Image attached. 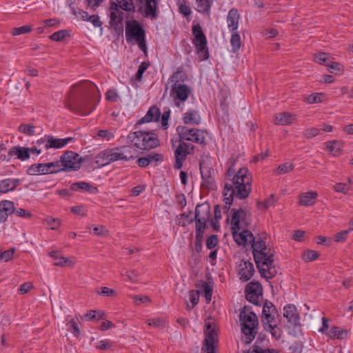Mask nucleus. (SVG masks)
I'll use <instances>...</instances> for the list:
<instances>
[{
    "label": "nucleus",
    "instance_id": "obj_28",
    "mask_svg": "<svg viewBox=\"0 0 353 353\" xmlns=\"http://www.w3.org/2000/svg\"><path fill=\"white\" fill-rule=\"evenodd\" d=\"M29 150V148L14 146L10 149L8 151V155L10 157L16 155L18 159L21 161H26L30 158Z\"/></svg>",
    "mask_w": 353,
    "mask_h": 353
},
{
    "label": "nucleus",
    "instance_id": "obj_41",
    "mask_svg": "<svg viewBox=\"0 0 353 353\" xmlns=\"http://www.w3.org/2000/svg\"><path fill=\"white\" fill-rule=\"evenodd\" d=\"M150 65V62H148V61L142 62L139 65V66L138 68V70H137L136 74L134 75V77H132L131 78V81H132L134 79H135L136 81H141L142 80L143 75L145 71L148 68Z\"/></svg>",
    "mask_w": 353,
    "mask_h": 353
},
{
    "label": "nucleus",
    "instance_id": "obj_23",
    "mask_svg": "<svg viewBox=\"0 0 353 353\" xmlns=\"http://www.w3.org/2000/svg\"><path fill=\"white\" fill-rule=\"evenodd\" d=\"M142 143L145 150L155 148L159 145V141L158 137L154 132L142 131Z\"/></svg>",
    "mask_w": 353,
    "mask_h": 353
},
{
    "label": "nucleus",
    "instance_id": "obj_15",
    "mask_svg": "<svg viewBox=\"0 0 353 353\" xmlns=\"http://www.w3.org/2000/svg\"><path fill=\"white\" fill-rule=\"evenodd\" d=\"M180 143L174 151L175 163L174 168L179 170L183 166V161L186 159L187 155L193 154L195 146L190 143L179 141Z\"/></svg>",
    "mask_w": 353,
    "mask_h": 353
},
{
    "label": "nucleus",
    "instance_id": "obj_35",
    "mask_svg": "<svg viewBox=\"0 0 353 353\" xmlns=\"http://www.w3.org/2000/svg\"><path fill=\"white\" fill-rule=\"evenodd\" d=\"M183 121L185 124L198 125L200 123L201 117L197 111L192 110L183 114Z\"/></svg>",
    "mask_w": 353,
    "mask_h": 353
},
{
    "label": "nucleus",
    "instance_id": "obj_39",
    "mask_svg": "<svg viewBox=\"0 0 353 353\" xmlns=\"http://www.w3.org/2000/svg\"><path fill=\"white\" fill-rule=\"evenodd\" d=\"M188 79L187 74L182 70L178 69L170 78V81L174 82V84L184 82Z\"/></svg>",
    "mask_w": 353,
    "mask_h": 353
},
{
    "label": "nucleus",
    "instance_id": "obj_8",
    "mask_svg": "<svg viewBox=\"0 0 353 353\" xmlns=\"http://www.w3.org/2000/svg\"><path fill=\"white\" fill-rule=\"evenodd\" d=\"M88 157H81L78 153L71 150L65 151L60 157L59 168L54 169L53 172H70L77 171L80 169L81 163Z\"/></svg>",
    "mask_w": 353,
    "mask_h": 353
},
{
    "label": "nucleus",
    "instance_id": "obj_4",
    "mask_svg": "<svg viewBox=\"0 0 353 353\" xmlns=\"http://www.w3.org/2000/svg\"><path fill=\"white\" fill-rule=\"evenodd\" d=\"M110 6V25L114 28L117 34L123 32V11H125L128 15L134 14L136 11L133 0H111Z\"/></svg>",
    "mask_w": 353,
    "mask_h": 353
},
{
    "label": "nucleus",
    "instance_id": "obj_16",
    "mask_svg": "<svg viewBox=\"0 0 353 353\" xmlns=\"http://www.w3.org/2000/svg\"><path fill=\"white\" fill-rule=\"evenodd\" d=\"M145 37V30L140 22L135 19L125 22V38L128 42Z\"/></svg>",
    "mask_w": 353,
    "mask_h": 353
},
{
    "label": "nucleus",
    "instance_id": "obj_14",
    "mask_svg": "<svg viewBox=\"0 0 353 353\" xmlns=\"http://www.w3.org/2000/svg\"><path fill=\"white\" fill-rule=\"evenodd\" d=\"M246 299L251 303L261 306L263 300V288L258 281H252L248 283L245 290Z\"/></svg>",
    "mask_w": 353,
    "mask_h": 353
},
{
    "label": "nucleus",
    "instance_id": "obj_22",
    "mask_svg": "<svg viewBox=\"0 0 353 353\" xmlns=\"http://www.w3.org/2000/svg\"><path fill=\"white\" fill-rule=\"evenodd\" d=\"M254 273L253 264L249 261L242 260L239 265V275L240 279L243 281L250 280Z\"/></svg>",
    "mask_w": 353,
    "mask_h": 353
},
{
    "label": "nucleus",
    "instance_id": "obj_30",
    "mask_svg": "<svg viewBox=\"0 0 353 353\" xmlns=\"http://www.w3.org/2000/svg\"><path fill=\"white\" fill-rule=\"evenodd\" d=\"M115 150H117L118 154L119 157H121L119 160H124L128 161L135 158V150H134L130 146L124 145L117 147L115 148Z\"/></svg>",
    "mask_w": 353,
    "mask_h": 353
},
{
    "label": "nucleus",
    "instance_id": "obj_51",
    "mask_svg": "<svg viewBox=\"0 0 353 353\" xmlns=\"http://www.w3.org/2000/svg\"><path fill=\"white\" fill-rule=\"evenodd\" d=\"M34 128L35 126L32 123L21 124L19 128L20 132L29 136H32L35 134Z\"/></svg>",
    "mask_w": 353,
    "mask_h": 353
},
{
    "label": "nucleus",
    "instance_id": "obj_62",
    "mask_svg": "<svg viewBox=\"0 0 353 353\" xmlns=\"http://www.w3.org/2000/svg\"><path fill=\"white\" fill-rule=\"evenodd\" d=\"M323 96V95L322 93L312 94L307 97V102L311 104L314 103H320L322 101Z\"/></svg>",
    "mask_w": 353,
    "mask_h": 353
},
{
    "label": "nucleus",
    "instance_id": "obj_33",
    "mask_svg": "<svg viewBox=\"0 0 353 353\" xmlns=\"http://www.w3.org/2000/svg\"><path fill=\"white\" fill-rule=\"evenodd\" d=\"M49 255L56 261L54 263V265L69 266L72 264L70 259L62 256L61 254L59 251H51L49 252Z\"/></svg>",
    "mask_w": 353,
    "mask_h": 353
},
{
    "label": "nucleus",
    "instance_id": "obj_53",
    "mask_svg": "<svg viewBox=\"0 0 353 353\" xmlns=\"http://www.w3.org/2000/svg\"><path fill=\"white\" fill-rule=\"evenodd\" d=\"M330 334L331 336L337 337V339H343L347 335V332L341 330L338 327H332L330 330Z\"/></svg>",
    "mask_w": 353,
    "mask_h": 353
},
{
    "label": "nucleus",
    "instance_id": "obj_7",
    "mask_svg": "<svg viewBox=\"0 0 353 353\" xmlns=\"http://www.w3.org/2000/svg\"><path fill=\"white\" fill-rule=\"evenodd\" d=\"M219 327L212 316L205 320L203 333L205 339L203 341L201 353H216L219 345Z\"/></svg>",
    "mask_w": 353,
    "mask_h": 353
},
{
    "label": "nucleus",
    "instance_id": "obj_20",
    "mask_svg": "<svg viewBox=\"0 0 353 353\" xmlns=\"http://www.w3.org/2000/svg\"><path fill=\"white\" fill-rule=\"evenodd\" d=\"M119 155L115 148L105 150L95 157V163L100 166H105L112 162L119 161Z\"/></svg>",
    "mask_w": 353,
    "mask_h": 353
},
{
    "label": "nucleus",
    "instance_id": "obj_1",
    "mask_svg": "<svg viewBox=\"0 0 353 353\" xmlns=\"http://www.w3.org/2000/svg\"><path fill=\"white\" fill-rule=\"evenodd\" d=\"M99 99L95 84L90 81H84L72 87L65 106L77 114L88 115L95 109Z\"/></svg>",
    "mask_w": 353,
    "mask_h": 353
},
{
    "label": "nucleus",
    "instance_id": "obj_36",
    "mask_svg": "<svg viewBox=\"0 0 353 353\" xmlns=\"http://www.w3.org/2000/svg\"><path fill=\"white\" fill-rule=\"evenodd\" d=\"M70 190L72 191L82 190L90 193H96L97 192V188L96 187H93L92 185L85 181H79L72 183L70 185Z\"/></svg>",
    "mask_w": 353,
    "mask_h": 353
},
{
    "label": "nucleus",
    "instance_id": "obj_45",
    "mask_svg": "<svg viewBox=\"0 0 353 353\" xmlns=\"http://www.w3.org/2000/svg\"><path fill=\"white\" fill-rule=\"evenodd\" d=\"M250 243H252L253 253L265 252V250H266L265 243L261 239H259L257 241H255V238L254 237V241H250Z\"/></svg>",
    "mask_w": 353,
    "mask_h": 353
},
{
    "label": "nucleus",
    "instance_id": "obj_58",
    "mask_svg": "<svg viewBox=\"0 0 353 353\" xmlns=\"http://www.w3.org/2000/svg\"><path fill=\"white\" fill-rule=\"evenodd\" d=\"M274 201V195L271 194L268 198L265 199L263 203L258 202V206L261 209H268L270 206L273 205Z\"/></svg>",
    "mask_w": 353,
    "mask_h": 353
},
{
    "label": "nucleus",
    "instance_id": "obj_12",
    "mask_svg": "<svg viewBox=\"0 0 353 353\" xmlns=\"http://www.w3.org/2000/svg\"><path fill=\"white\" fill-rule=\"evenodd\" d=\"M199 169L201 177L203 180L202 185L205 186L208 190H216L217 186L214 180L216 174L214 168L208 165L206 160H201L199 162Z\"/></svg>",
    "mask_w": 353,
    "mask_h": 353
},
{
    "label": "nucleus",
    "instance_id": "obj_13",
    "mask_svg": "<svg viewBox=\"0 0 353 353\" xmlns=\"http://www.w3.org/2000/svg\"><path fill=\"white\" fill-rule=\"evenodd\" d=\"M283 316L288 319L287 327L289 334H296V330L300 327V317L294 305H287L284 307Z\"/></svg>",
    "mask_w": 353,
    "mask_h": 353
},
{
    "label": "nucleus",
    "instance_id": "obj_44",
    "mask_svg": "<svg viewBox=\"0 0 353 353\" xmlns=\"http://www.w3.org/2000/svg\"><path fill=\"white\" fill-rule=\"evenodd\" d=\"M44 223L51 230H57L61 225V221L58 218L49 216L44 219Z\"/></svg>",
    "mask_w": 353,
    "mask_h": 353
},
{
    "label": "nucleus",
    "instance_id": "obj_5",
    "mask_svg": "<svg viewBox=\"0 0 353 353\" xmlns=\"http://www.w3.org/2000/svg\"><path fill=\"white\" fill-rule=\"evenodd\" d=\"M239 319L241 332L244 335L243 341L245 343H250L256 334V328L259 325L258 317L252 310L251 306L245 305L240 312Z\"/></svg>",
    "mask_w": 353,
    "mask_h": 353
},
{
    "label": "nucleus",
    "instance_id": "obj_57",
    "mask_svg": "<svg viewBox=\"0 0 353 353\" xmlns=\"http://www.w3.org/2000/svg\"><path fill=\"white\" fill-rule=\"evenodd\" d=\"M192 214V211H189L188 213L184 212L180 214V218L178 217V225L185 227L188 223V220L191 219L190 216Z\"/></svg>",
    "mask_w": 353,
    "mask_h": 353
},
{
    "label": "nucleus",
    "instance_id": "obj_50",
    "mask_svg": "<svg viewBox=\"0 0 353 353\" xmlns=\"http://www.w3.org/2000/svg\"><path fill=\"white\" fill-rule=\"evenodd\" d=\"M121 274L123 276H127L128 279L132 282L137 281L139 276V272L135 270H128L127 269H123L121 272Z\"/></svg>",
    "mask_w": 353,
    "mask_h": 353
},
{
    "label": "nucleus",
    "instance_id": "obj_56",
    "mask_svg": "<svg viewBox=\"0 0 353 353\" xmlns=\"http://www.w3.org/2000/svg\"><path fill=\"white\" fill-rule=\"evenodd\" d=\"M146 156L150 160V163H156L155 165H157L158 162H161L163 160V155L159 153L151 152Z\"/></svg>",
    "mask_w": 353,
    "mask_h": 353
},
{
    "label": "nucleus",
    "instance_id": "obj_37",
    "mask_svg": "<svg viewBox=\"0 0 353 353\" xmlns=\"http://www.w3.org/2000/svg\"><path fill=\"white\" fill-rule=\"evenodd\" d=\"M195 287L197 289L202 290L204 292L205 298L207 303H210L212 298V288L203 281H199L195 283Z\"/></svg>",
    "mask_w": 353,
    "mask_h": 353
},
{
    "label": "nucleus",
    "instance_id": "obj_2",
    "mask_svg": "<svg viewBox=\"0 0 353 353\" xmlns=\"http://www.w3.org/2000/svg\"><path fill=\"white\" fill-rule=\"evenodd\" d=\"M236 161V157L232 156L228 162V176H233L231 183H225L223 191V201L226 205H235L237 199H246L251 192L250 179L246 176L248 169L240 168L234 175L233 166Z\"/></svg>",
    "mask_w": 353,
    "mask_h": 353
},
{
    "label": "nucleus",
    "instance_id": "obj_34",
    "mask_svg": "<svg viewBox=\"0 0 353 353\" xmlns=\"http://www.w3.org/2000/svg\"><path fill=\"white\" fill-rule=\"evenodd\" d=\"M19 184V179H6L0 181L2 193H6L8 191L14 190Z\"/></svg>",
    "mask_w": 353,
    "mask_h": 353
},
{
    "label": "nucleus",
    "instance_id": "obj_19",
    "mask_svg": "<svg viewBox=\"0 0 353 353\" xmlns=\"http://www.w3.org/2000/svg\"><path fill=\"white\" fill-rule=\"evenodd\" d=\"M253 256L256 263V267L262 276H266V265H272L274 263V254L265 252H254Z\"/></svg>",
    "mask_w": 353,
    "mask_h": 353
},
{
    "label": "nucleus",
    "instance_id": "obj_42",
    "mask_svg": "<svg viewBox=\"0 0 353 353\" xmlns=\"http://www.w3.org/2000/svg\"><path fill=\"white\" fill-rule=\"evenodd\" d=\"M325 144L326 148L334 156L337 155L341 150V143L338 141H327Z\"/></svg>",
    "mask_w": 353,
    "mask_h": 353
},
{
    "label": "nucleus",
    "instance_id": "obj_59",
    "mask_svg": "<svg viewBox=\"0 0 353 353\" xmlns=\"http://www.w3.org/2000/svg\"><path fill=\"white\" fill-rule=\"evenodd\" d=\"M330 59V56L328 54L325 52H320L315 56L314 60L316 63L319 64H327L326 62Z\"/></svg>",
    "mask_w": 353,
    "mask_h": 353
},
{
    "label": "nucleus",
    "instance_id": "obj_47",
    "mask_svg": "<svg viewBox=\"0 0 353 353\" xmlns=\"http://www.w3.org/2000/svg\"><path fill=\"white\" fill-rule=\"evenodd\" d=\"M199 291L198 290H191L189 292V299L191 303V305L187 304V308L188 310L192 309L199 302Z\"/></svg>",
    "mask_w": 353,
    "mask_h": 353
},
{
    "label": "nucleus",
    "instance_id": "obj_49",
    "mask_svg": "<svg viewBox=\"0 0 353 353\" xmlns=\"http://www.w3.org/2000/svg\"><path fill=\"white\" fill-rule=\"evenodd\" d=\"M204 232L195 230V250L197 252H200L202 250Z\"/></svg>",
    "mask_w": 353,
    "mask_h": 353
},
{
    "label": "nucleus",
    "instance_id": "obj_55",
    "mask_svg": "<svg viewBox=\"0 0 353 353\" xmlns=\"http://www.w3.org/2000/svg\"><path fill=\"white\" fill-rule=\"evenodd\" d=\"M218 236L212 234L206 240V247L209 250H212L218 244Z\"/></svg>",
    "mask_w": 353,
    "mask_h": 353
},
{
    "label": "nucleus",
    "instance_id": "obj_31",
    "mask_svg": "<svg viewBox=\"0 0 353 353\" xmlns=\"http://www.w3.org/2000/svg\"><path fill=\"white\" fill-rule=\"evenodd\" d=\"M262 324L264 330L266 332H269L273 338H274L276 340L281 339L282 335V330L278 326L276 319L274 321V323H269L268 324L265 323Z\"/></svg>",
    "mask_w": 353,
    "mask_h": 353
},
{
    "label": "nucleus",
    "instance_id": "obj_25",
    "mask_svg": "<svg viewBox=\"0 0 353 353\" xmlns=\"http://www.w3.org/2000/svg\"><path fill=\"white\" fill-rule=\"evenodd\" d=\"M160 117L161 111L159 108L156 105H153L150 108L146 114L137 121L136 125H141L146 122L158 121Z\"/></svg>",
    "mask_w": 353,
    "mask_h": 353
},
{
    "label": "nucleus",
    "instance_id": "obj_17",
    "mask_svg": "<svg viewBox=\"0 0 353 353\" xmlns=\"http://www.w3.org/2000/svg\"><path fill=\"white\" fill-rule=\"evenodd\" d=\"M191 93V88L186 84H173L171 89V95L173 97L174 105L180 106L181 102L185 101Z\"/></svg>",
    "mask_w": 353,
    "mask_h": 353
},
{
    "label": "nucleus",
    "instance_id": "obj_3",
    "mask_svg": "<svg viewBox=\"0 0 353 353\" xmlns=\"http://www.w3.org/2000/svg\"><path fill=\"white\" fill-rule=\"evenodd\" d=\"M220 205L214 207V216L211 214L210 205L208 202L198 204L196 206L194 218L188 220V224L195 222V230L205 231L208 228V223L213 228L214 231H219V223L218 219H221Z\"/></svg>",
    "mask_w": 353,
    "mask_h": 353
},
{
    "label": "nucleus",
    "instance_id": "obj_43",
    "mask_svg": "<svg viewBox=\"0 0 353 353\" xmlns=\"http://www.w3.org/2000/svg\"><path fill=\"white\" fill-rule=\"evenodd\" d=\"M230 44L232 46L233 52H236L241 48V37L237 32H232L230 39Z\"/></svg>",
    "mask_w": 353,
    "mask_h": 353
},
{
    "label": "nucleus",
    "instance_id": "obj_38",
    "mask_svg": "<svg viewBox=\"0 0 353 353\" xmlns=\"http://www.w3.org/2000/svg\"><path fill=\"white\" fill-rule=\"evenodd\" d=\"M316 192H310L305 193L301 196L299 203L302 205H310L313 204L312 200L316 198Z\"/></svg>",
    "mask_w": 353,
    "mask_h": 353
},
{
    "label": "nucleus",
    "instance_id": "obj_54",
    "mask_svg": "<svg viewBox=\"0 0 353 353\" xmlns=\"http://www.w3.org/2000/svg\"><path fill=\"white\" fill-rule=\"evenodd\" d=\"M32 30L30 26H23L12 29V34L14 36L28 33Z\"/></svg>",
    "mask_w": 353,
    "mask_h": 353
},
{
    "label": "nucleus",
    "instance_id": "obj_27",
    "mask_svg": "<svg viewBox=\"0 0 353 353\" xmlns=\"http://www.w3.org/2000/svg\"><path fill=\"white\" fill-rule=\"evenodd\" d=\"M230 92L228 87L222 88V106L228 105L230 103ZM230 121L229 112L228 109L222 107V121L225 123Z\"/></svg>",
    "mask_w": 353,
    "mask_h": 353
},
{
    "label": "nucleus",
    "instance_id": "obj_29",
    "mask_svg": "<svg viewBox=\"0 0 353 353\" xmlns=\"http://www.w3.org/2000/svg\"><path fill=\"white\" fill-rule=\"evenodd\" d=\"M239 20V14L235 8L231 9L228 14L227 23L228 27L231 32H234L238 28Z\"/></svg>",
    "mask_w": 353,
    "mask_h": 353
},
{
    "label": "nucleus",
    "instance_id": "obj_32",
    "mask_svg": "<svg viewBox=\"0 0 353 353\" xmlns=\"http://www.w3.org/2000/svg\"><path fill=\"white\" fill-rule=\"evenodd\" d=\"M142 131H136L130 133L127 137V139L137 148L145 150V147L143 146V143H142Z\"/></svg>",
    "mask_w": 353,
    "mask_h": 353
},
{
    "label": "nucleus",
    "instance_id": "obj_63",
    "mask_svg": "<svg viewBox=\"0 0 353 353\" xmlns=\"http://www.w3.org/2000/svg\"><path fill=\"white\" fill-rule=\"evenodd\" d=\"M15 251V248H12L10 250L1 252L0 253V260H4L5 261H8L12 258L13 254Z\"/></svg>",
    "mask_w": 353,
    "mask_h": 353
},
{
    "label": "nucleus",
    "instance_id": "obj_9",
    "mask_svg": "<svg viewBox=\"0 0 353 353\" xmlns=\"http://www.w3.org/2000/svg\"><path fill=\"white\" fill-rule=\"evenodd\" d=\"M192 30L194 37L192 43L195 46L197 53L203 59H208L209 53L207 48V39L201 26L199 23L193 25Z\"/></svg>",
    "mask_w": 353,
    "mask_h": 353
},
{
    "label": "nucleus",
    "instance_id": "obj_10",
    "mask_svg": "<svg viewBox=\"0 0 353 353\" xmlns=\"http://www.w3.org/2000/svg\"><path fill=\"white\" fill-rule=\"evenodd\" d=\"M138 11L145 18L156 20L159 15L161 0H134Z\"/></svg>",
    "mask_w": 353,
    "mask_h": 353
},
{
    "label": "nucleus",
    "instance_id": "obj_18",
    "mask_svg": "<svg viewBox=\"0 0 353 353\" xmlns=\"http://www.w3.org/2000/svg\"><path fill=\"white\" fill-rule=\"evenodd\" d=\"M59 168V161H56L47 163H38L31 165L27 170L29 175H37L38 174H54L58 172H53L54 169Z\"/></svg>",
    "mask_w": 353,
    "mask_h": 353
},
{
    "label": "nucleus",
    "instance_id": "obj_21",
    "mask_svg": "<svg viewBox=\"0 0 353 353\" xmlns=\"http://www.w3.org/2000/svg\"><path fill=\"white\" fill-rule=\"evenodd\" d=\"M278 311L276 306L270 301L266 300L263 303L261 322L262 323H274L278 316Z\"/></svg>",
    "mask_w": 353,
    "mask_h": 353
},
{
    "label": "nucleus",
    "instance_id": "obj_52",
    "mask_svg": "<svg viewBox=\"0 0 353 353\" xmlns=\"http://www.w3.org/2000/svg\"><path fill=\"white\" fill-rule=\"evenodd\" d=\"M68 35V31L65 30H59L54 32L50 38L55 41H61Z\"/></svg>",
    "mask_w": 353,
    "mask_h": 353
},
{
    "label": "nucleus",
    "instance_id": "obj_24",
    "mask_svg": "<svg viewBox=\"0 0 353 353\" xmlns=\"http://www.w3.org/2000/svg\"><path fill=\"white\" fill-rule=\"evenodd\" d=\"M74 139L73 137H67L65 139L55 138L52 135L48 136V141L46 145H45V149L48 150L50 148L59 149L64 147L70 142H73Z\"/></svg>",
    "mask_w": 353,
    "mask_h": 353
},
{
    "label": "nucleus",
    "instance_id": "obj_48",
    "mask_svg": "<svg viewBox=\"0 0 353 353\" xmlns=\"http://www.w3.org/2000/svg\"><path fill=\"white\" fill-rule=\"evenodd\" d=\"M212 0H196V10L199 12H208Z\"/></svg>",
    "mask_w": 353,
    "mask_h": 353
},
{
    "label": "nucleus",
    "instance_id": "obj_61",
    "mask_svg": "<svg viewBox=\"0 0 353 353\" xmlns=\"http://www.w3.org/2000/svg\"><path fill=\"white\" fill-rule=\"evenodd\" d=\"M328 67L329 72L332 73H340L342 71V65L336 62H332L330 64H326Z\"/></svg>",
    "mask_w": 353,
    "mask_h": 353
},
{
    "label": "nucleus",
    "instance_id": "obj_6",
    "mask_svg": "<svg viewBox=\"0 0 353 353\" xmlns=\"http://www.w3.org/2000/svg\"><path fill=\"white\" fill-rule=\"evenodd\" d=\"M231 212V223L232 235L236 243L239 245H245L250 241H254V236L252 233L248 230H241V221H243L245 217V211L240 208L236 210L232 208Z\"/></svg>",
    "mask_w": 353,
    "mask_h": 353
},
{
    "label": "nucleus",
    "instance_id": "obj_11",
    "mask_svg": "<svg viewBox=\"0 0 353 353\" xmlns=\"http://www.w3.org/2000/svg\"><path fill=\"white\" fill-rule=\"evenodd\" d=\"M176 132L179 135V141H188L199 144L205 142L204 132L196 128L190 129L186 126L179 125L176 128Z\"/></svg>",
    "mask_w": 353,
    "mask_h": 353
},
{
    "label": "nucleus",
    "instance_id": "obj_64",
    "mask_svg": "<svg viewBox=\"0 0 353 353\" xmlns=\"http://www.w3.org/2000/svg\"><path fill=\"white\" fill-rule=\"evenodd\" d=\"M132 298L134 300V303L139 305L143 303L150 302V299L148 296H141V295H132Z\"/></svg>",
    "mask_w": 353,
    "mask_h": 353
},
{
    "label": "nucleus",
    "instance_id": "obj_60",
    "mask_svg": "<svg viewBox=\"0 0 353 353\" xmlns=\"http://www.w3.org/2000/svg\"><path fill=\"white\" fill-rule=\"evenodd\" d=\"M294 168V164L285 163L278 168L276 172L278 174H285L287 173L289 170H293Z\"/></svg>",
    "mask_w": 353,
    "mask_h": 353
},
{
    "label": "nucleus",
    "instance_id": "obj_26",
    "mask_svg": "<svg viewBox=\"0 0 353 353\" xmlns=\"http://www.w3.org/2000/svg\"><path fill=\"white\" fill-rule=\"evenodd\" d=\"M14 212V204L12 201L4 200L0 202V223L5 222L8 215Z\"/></svg>",
    "mask_w": 353,
    "mask_h": 353
},
{
    "label": "nucleus",
    "instance_id": "obj_40",
    "mask_svg": "<svg viewBox=\"0 0 353 353\" xmlns=\"http://www.w3.org/2000/svg\"><path fill=\"white\" fill-rule=\"evenodd\" d=\"M292 115L288 112H282L275 117V123L278 125H288L291 123Z\"/></svg>",
    "mask_w": 353,
    "mask_h": 353
},
{
    "label": "nucleus",
    "instance_id": "obj_46",
    "mask_svg": "<svg viewBox=\"0 0 353 353\" xmlns=\"http://www.w3.org/2000/svg\"><path fill=\"white\" fill-rule=\"evenodd\" d=\"M257 342L258 341H256L252 350H248L245 353H279V352L274 349L263 348L257 345Z\"/></svg>",
    "mask_w": 353,
    "mask_h": 353
}]
</instances>
